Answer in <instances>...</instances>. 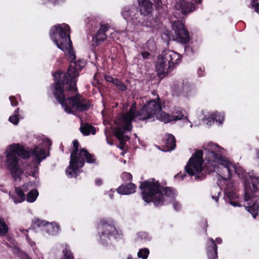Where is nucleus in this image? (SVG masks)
Returning <instances> with one entry per match:
<instances>
[{
	"label": "nucleus",
	"instance_id": "nucleus-54",
	"mask_svg": "<svg viewBox=\"0 0 259 259\" xmlns=\"http://www.w3.org/2000/svg\"><path fill=\"white\" fill-rule=\"evenodd\" d=\"M251 198V196L250 194L247 193L246 192H245L244 195V199L246 201H249Z\"/></svg>",
	"mask_w": 259,
	"mask_h": 259
},
{
	"label": "nucleus",
	"instance_id": "nucleus-61",
	"mask_svg": "<svg viewBox=\"0 0 259 259\" xmlns=\"http://www.w3.org/2000/svg\"><path fill=\"white\" fill-rule=\"evenodd\" d=\"M38 170H39V168H38V166L37 165L34 166L33 171L35 172L36 174L38 172Z\"/></svg>",
	"mask_w": 259,
	"mask_h": 259
},
{
	"label": "nucleus",
	"instance_id": "nucleus-56",
	"mask_svg": "<svg viewBox=\"0 0 259 259\" xmlns=\"http://www.w3.org/2000/svg\"><path fill=\"white\" fill-rule=\"evenodd\" d=\"M202 224H201V226H205V233L207 232V227L208 226V224H207V220L206 219L204 220L201 223Z\"/></svg>",
	"mask_w": 259,
	"mask_h": 259
},
{
	"label": "nucleus",
	"instance_id": "nucleus-52",
	"mask_svg": "<svg viewBox=\"0 0 259 259\" xmlns=\"http://www.w3.org/2000/svg\"><path fill=\"white\" fill-rule=\"evenodd\" d=\"M119 141V145L118 146H117L118 148H119L120 150H124V147H125V144H126V142H124V141Z\"/></svg>",
	"mask_w": 259,
	"mask_h": 259
},
{
	"label": "nucleus",
	"instance_id": "nucleus-40",
	"mask_svg": "<svg viewBox=\"0 0 259 259\" xmlns=\"http://www.w3.org/2000/svg\"><path fill=\"white\" fill-rule=\"evenodd\" d=\"M122 180L124 182L131 181L133 179V176L130 172H123L121 175Z\"/></svg>",
	"mask_w": 259,
	"mask_h": 259
},
{
	"label": "nucleus",
	"instance_id": "nucleus-38",
	"mask_svg": "<svg viewBox=\"0 0 259 259\" xmlns=\"http://www.w3.org/2000/svg\"><path fill=\"white\" fill-rule=\"evenodd\" d=\"M125 132L122 127H116L114 131V134L117 139H119L122 137V135L124 134Z\"/></svg>",
	"mask_w": 259,
	"mask_h": 259
},
{
	"label": "nucleus",
	"instance_id": "nucleus-33",
	"mask_svg": "<svg viewBox=\"0 0 259 259\" xmlns=\"http://www.w3.org/2000/svg\"><path fill=\"white\" fill-rule=\"evenodd\" d=\"M252 187L255 191L259 190V177L249 176Z\"/></svg>",
	"mask_w": 259,
	"mask_h": 259
},
{
	"label": "nucleus",
	"instance_id": "nucleus-60",
	"mask_svg": "<svg viewBox=\"0 0 259 259\" xmlns=\"http://www.w3.org/2000/svg\"><path fill=\"white\" fill-rule=\"evenodd\" d=\"M28 185L27 184H24L23 186H22V189L23 190V192L24 191H26L27 190V187H28Z\"/></svg>",
	"mask_w": 259,
	"mask_h": 259
},
{
	"label": "nucleus",
	"instance_id": "nucleus-39",
	"mask_svg": "<svg viewBox=\"0 0 259 259\" xmlns=\"http://www.w3.org/2000/svg\"><path fill=\"white\" fill-rule=\"evenodd\" d=\"M206 121V124L210 126L215 121H217V113H213L210 117L205 118Z\"/></svg>",
	"mask_w": 259,
	"mask_h": 259
},
{
	"label": "nucleus",
	"instance_id": "nucleus-46",
	"mask_svg": "<svg viewBox=\"0 0 259 259\" xmlns=\"http://www.w3.org/2000/svg\"><path fill=\"white\" fill-rule=\"evenodd\" d=\"M9 99L11 101V104L12 106L15 107L18 105V102L15 96H10Z\"/></svg>",
	"mask_w": 259,
	"mask_h": 259
},
{
	"label": "nucleus",
	"instance_id": "nucleus-18",
	"mask_svg": "<svg viewBox=\"0 0 259 259\" xmlns=\"http://www.w3.org/2000/svg\"><path fill=\"white\" fill-rule=\"evenodd\" d=\"M137 8L136 6L125 7L122 10V15L127 22H132L133 14L136 13Z\"/></svg>",
	"mask_w": 259,
	"mask_h": 259
},
{
	"label": "nucleus",
	"instance_id": "nucleus-20",
	"mask_svg": "<svg viewBox=\"0 0 259 259\" xmlns=\"http://www.w3.org/2000/svg\"><path fill=\"white\" fill-rule=\"evenodd\" d=\"M164 146L170 150H174L176 146V140L172 134H167L164 140Z\"/></svg>",
	"mask_w": 259,
	"mask_h": 259
},
{
	"label": "nucleus",
	"instance_id": "nucleus-6",
	"mask_svg": "<svg viewBox=\"0 0 259 259\" xmlns=\"http://www.w3.org/2000/svg\"><path fill=\"white\" fill-rule=\"evenodd\" d=\"M49 34L51 39L63 52L66 51L68 44L71 45L70 27L68 24L54 25L51 28Z\"/></svg>",
	"mask_w": 259,
	"mask_h": 259
},
{
	"label": "nucleus",
	"instance_id": "nucleus-24",
	"mask_svg": "<svg viewBox=\"0 0 259 259\" xmlns=\"http://www.w3.org/2000/svg\"><path fill=\"white\" fill-rule=\"evenodd\" d=\"M160 113L157 114L156 117L160 121H162L165 123L174 121L172 115L165 112V111H160Z\"/></svg>",
	"mask_w": 259,
	"mask_h": 259
},
{
	"label": "nucleus",
	"instance_id": "nucleus-55",
	"mask_svg": "<svg viewBox=\"0 0 259 259\" xmlns=\"http://www.w3.org/2000/svg\"><path fill=\"white\" fill-rule=\"evenodd\" d=\"M223 120V117H222L220 114H217V121H215L217 122H218L219 124H221Z\"/></svg>",
	"mask_w": 259,
	"mask_h": 259
},
{
	"label": "nucleus",
	"instance_id": "nucleus-35",
	"mask_svg": "<svg viewBox=\"0 0 259 259\" xmlns=\"http://www.w3.org/2000/svg\"><path fill=\"white\" fill-rule=\"evenodd\" d=\"M126 113L128 114L129 115H130L131 116L133 117L134 119L135 118H137L139 120H142V119H140L139 118V117H138V114L139 113V111H136L135 106L132 105L130 107L128 112H127Z\"/></svg>",
	"mask_w": 259,
	"mask_h": 259
},
{
	"label": "nucleus",
	"instance_id": "nucleus-44",
	"mask_svg": "<svg viewBox=\"0 0 259 259\" xmlns=\"http://www.w3.org/2000/svg\"><path fill=\"white\" fill-rule=\"evenodd\" d=\"M133 128L132 123H124L123 127L122 128L124 132H130Z\"/></svg>",
	"mask_w": 259,
	"mask_h": 259
},
{
	"label": "nucleus",
	"instance_id": "nucleus-14",
	"mask_svg": "<svg viewBox=\"0 0 259 259\" xmlns=\"http://www.w3.org/2000/svg\"><path fill=\"white\" fill-rule=\"evenodd\" d=\"M206 253L209 259H217L218 246L212 238L209 239L206 246Z\"/></svg>",
	"mask_w": 259,
	"mask_h": 259
},
{
	"label": "nucleus",
	"instance_id": "nucleus-62",
	"mask_svg": "<svg viewBox=\"0 0 259 259\" xmlns=\"http://www.w3.org/2000/svg\"><path fill=\"white\" fill-rule=\"evenodd\" d=\"M19 108H17L14 111V115H16L17 116H19Z\"/></svg>",
	"mask_w": 259,
	"mask_h": 259
},
{
	"label": "nucleus",
	"instance_id": "nucleus-37",
	"mask_svg": "<svg viewBox=\"0 0 259 259\" xmlns=\"http://www.w3.org/2000/svg\"><path fill=\"white\" fill-rule=\"evenodd\" d=\"M134 118L129 115L126 113L122 115L120 117V120L123 123H132L133 120Z\"/></svg>",
	"mask_w": 259,
	"mask_h": 259
},
{
	"label": "nucleus",
	"instance_id": "nucleus-26",
	"mask_svg": "<svg viewBox=\"0 0 259 259\" xmlns=\"http://www.w3.org/2000/svg\"><path fill=\"white\" fill-rule=\"evenodd\" d=\"M9 228L3 218H0V236H5L9 232Z\"/></svg>",
	"mask_w": 259,
	"mask_h": 259
},
{
	"label": "nucleus",
	"instance_id": "nucleus-34",
	"mask_svg": "<svg viewBox=\"0 0 259 259\" xmlns=\"http://www.w3.org/2000/svg\"><path fill=\"white\" fill-rule=\"evenodd\" d=\"M149 254V250L148 248L140 249L138 252V256L142 259H146Z\"/></svg>",
	"mask_w": 259,
	"mask_h": 259
},
{
	"label": "nucleus",
	"instance_id": "nucleus-2",
	"mask_svg": "<svg viewBox=\"0 0 259 259\" xmlns=\"http://www.w3.org/2000/svg\"><path fill=\"white\" fill-rule=\"evenodd\" d=\"M223 149L217 144L208 143L207 148L204 149L205 158H203V152L202 150H197L189 159L185 169V171L190 176H195V179L200 178L199 176L203 170L204 161V169L208 173L215 171L219 164L224 165L227 168L229 173L230 172V162L226 157L222 156Z\"/></svg>",
	"mask_w": 259,
	"mask_h": 259
},
{
	"label": "nucleus",
	"instance_id": "nucleus-5",
	"mask_svg": "<svg viewBox=\"0 0 259 259\" xmlns=\"http://www.w3.org/2000/svg\"><path fill=\"white\" fill-rule=\"evenodd\" d=\"M182 61V56L178 53L170 50L164 51L157 58L156 69L159 77L163 78Z\"/></svg>",
	"mask_w": 259,
	"mask_h": 259
},
{
	"label": "nucleus",
	"instance_id": "nucleus-45",
	"mask_svg": "<svg viewBox=\"0 0 259 259\" xmlns=\"http://www.w3.org/2000/svg\"><path fill=\"white\" fill-rule=\"evenodd\" d=\"M138 238L141 239H147L149 237V234L145 232H141L137 234Z\"/></svg>",
	"mask_w": 259,
	"mask_h": 259
},
{
	"label": "nucleus",
	"instance_id": "nucleus-13",
	"mask_svg": "<svg viewBox=\"0 0 259 259\" xmlns=\"http://www.w3.org/2000/svg\"><path fill=\"white\" fill-rule=\"evenodd\" d=\"M109 28V26L107 24L101 25L96 35L93 37V40L96 46L100 45L104 40L106 39L107 35L105 33Z\"/></svg>",
	"mask_w": 259,
	"mask_h": 259
},
{
	"label": "nucleus",
	"instance_id": "nucleus-50",
	"mask_svg": "<svg viewBox=\"0 0 259 259\" xmlns=\"http://www.w3.org/2000/svg\"><path fill=\"white\" fill-rule=\"evenodd\" d=\"M173 206L175 209L177 211L180 210L181 207V205L178 202H175L173 204Z\"/></svg>",
	"mask_w": 259,
	"mask_h": 259
},
{
	"label": "nucleus",
	"instance_id": "nucleus-41",
	"mask_svg": "<svg viewBox=\"0 0 259 259\" xmlns=\"http://www.w3.org/2000/svg\"><path fill=\"white\" fill-rule=\"evenodd\" d=\"M155 4L156 10L159 13H162L163 12V3L161 0H154Z\"/></svg>",
	"mask_w": 259,
	"mask_h": 259
},
{
	"label": "nucleus",
	"instance_id": "nucleus-63",
	"mask_svg": "<svg viewBox=\"0 0 259 259\" xmlns=\"http://www.w3.org/2000/svg\"><path fill=\"white\" fill-rule=\"evenodd\" d=\"M212 198L215 200V201L218 202L219 201V196H212Z\"/></svg>",
	"mask_w": 259,
	"mask_h": 259
},
{
	"label": "nucleus",
	"instance_id": "nucleus-7",
	"mask_svg": "<svg viewBox=\"0 0 259 259\" xmlns=\"http://www.w3.org/2000/svg\"><path fill=\"white\" fill-rule=\"evenodd\" d=\"M77 156L75 162L69 163L68 167L66 170V174L70 178L73 177H77L80 172L79 169L82 167L85 162L88 163H95L96 162V158L95 155L90 153L86 149H80V152Z\"/></svg>",
	"mask_w": 259,
	"mask_h": 259
},
{
	"label": "nucleus",
	"instance_id": "nucleus-42",
	"mask_svg": "<svg viewBox=\"0 0 259 259\" xmlns=\"http://www.w3.org/2000/svg\"><path fill=\"white\" fill-rule=\"evenodd\" d=\"M251 5L254 11L259 14V0H251Z\"/></svg>",
	"mask_w": 259,
	"mask_h": 259
},
{
	"label": "nucleus",
	"instance_id": "nucleus-12",
	"mask_svg": "<svg viewBox=\"0 0 259 259\" xmlns=\"http://www.w3.org/2000/svg\"><path fill=\"white\" fill-rule=\"evenodd\" d=\"M139 6L138 9L142 14L151 20L152 12L153 10V4L150 0H138Z\"/></svg>",
	"mask_w": 259,
	"mask_h": 259
},
{
	"label": "nucleus",
	"instance_id": "nucleus-16",
	"mask_svg": "<svg viewBox=\"0 0 259 259\" xmlns=\"http://www.w3.org/2000/svg\"><path fill=\"white\" fill-rule=\"evenodd\" d=\"M132 23L135 25L140 24L143 25H148V23H149L150 25L152 24L151 20L140 12V11L138 8L136 13H134L133 14Z\"/></svg>",
	"mask_w": 259,
	"mask_h": 259
},
{
	"label": "nucleus",
	"instance_id": "nucleus-3",
	"mask_svg": "<svg viewBox=\"0 0 259 259\" xmlns=\"http://www.w3.org/2000/svg\"><path fill=\"white\" fill-rule=\"evenodd\" d=\"M139 188L144 201L146 203L152 202L156 207L166 204L167 199L165 197L172 199L176 194L175 189L169 187H164L154 179L142 182Z\"/></svg>",
	"mask_w": 259,
	"mask_h": 259
},
{
	"label": "nucleus",
	"instance_id": "nucleus-32",
	"mask_svg": "<svg viewBox=\"0 0 259 259\" xmlns=\"http://www.w3.org/2000/svg\"><path fill=\"white\" fill-rule=\"evenodd\" d=\"M63 259H74V256L68 246H66L63 250Z\"/></svg>",
	"mask_w": 259,
	"mask_h": 259
},
{
	"label": "nucleus",
	"instance_id": "nucleus-27",
	"mask_svg": "<svg viewBox=\"0 0 259 259\" xmlns=\"http://www.w3.org/2000/svg\"><path fill=\"white\" fill-rule=\"evenodd\" d=\"M38 195V192L36 189L31 190L27 194L26 200L28 202H33L35 201Z\"/></svg>",
	"mask_w": 259,
	"mask_h": 259
},
{
	"label": "nucleus",
	"instance_id": "nucleus-1",
	"mask_svg": "<svg viewBox=\"0 0 259 259\" xmlns=\"http://www.w3.org/2000/svg\"><path fill=\"white\" fill-rule=\"evenodd\" d=\"M85 65V60L79 59L70 65L66 72L57 70L52 73L54 82L50 85L52 92L67 113L73 114V109L79 112L87 111L91 107L90 101L78 93L76 86L79 71Z\"/></svg>",
	"mask_w": 259,
	"mask_h": 259
},
{
	"label": "nucleus",
	"instance_id": "nucleus-23",
	"mask_svg": "<svg viewBox=\"0 0 259 259\" xmlns=\"http://www.w3.org/2000/svg\"><path fill=\"white\" fill-rule=\"evenodd\" d=\"M46 232L51 235H56L60 231V227L56 223H48L46 228L45 229Z\"/></svg>",
	"mask_w": 259,
	"mask_h": 259
},
{
	"label": "nucleus",
	"instance_id": "nucleus-51",
	"mask_svg": "<svg viewBox=\"0 0 259 259\" xmlns=\"http://www.w3.org/2000/svg\"><path fill=\"white\" fill-rule=\"evenodd\" d=\"M130 137H128L127 135H124L123 134L122 135V137L119 139H117L119 141H124V142H126V141H128L130 140Z\"/></svg>",
	"mask_w": 259,
	"mask_h": 259
},
{
	"label": "nucleus",
	"instance_id": "nucleus-25",
	"mask_svg": "<svg viewBox=\"0 0 259 259\" xmlns=\"http://www.w3.org/2000/svg\"><path fill=\"white\" fill-rule=\"evenodd\" d=\"M15 192L18 198L14 199L15 203H21L25 200V195L23 190L20 187L15 188Z\"/></svg>",
	"mask_w": 259,
	"mask_h": 259
},
{
	"label": "nucleus",
	"instance_id": "nucleus-53",
	"mask_svg": "<svg viewBox=\"0 0 259 259\" xmlns=\"http://www.w3.org/2000/svg\"><path fill=\"white\" fill-rule=\"evenodd\" d=\"M141 55L144 59H148L149 58V57L150 56V54L149 52H148L147 51H145V52H142L141 53Z\"/></svg>",
	"mask_w": 259,
	"mask_h": 259
},
{
	"label": "nucleus",
	"instance_id": "nucleus-17",
	"mask_svg": "<svg viewBox=\"0 0 259 259\" xmlns=\"http://www.w3.org/2000/svg\"><path fill=\"white\" fill-rule=\"evenodd\" d=\"M27 150L30 152V155H31L36 158V163L38 165H39L41 161L46 158L48 156L45 151V149L40 148L38 146H35L32 150L30 149Z\"/></svg>",
	"mask_w": 259,
	"mask_h": 259
},
{
	"label": "nucleus",
	"instance_id": "nucleus-58",
	"mask_svg": "<svg viewBox=\"0 0 259 259\" xmlns=\"http://www.w3.org/2000/svg\"><path fill=\"white\" fill-rule=\"evenodd\" d=\"M229 202H230V204H231L232 205H233L234 206H241V205L239 204L238 202L233 201H232V200H230Z\"/></svg>",
	"mask_w": 259,
	"mask_h": 259
},
{
	"label": "nucleus",
	"instance_id": "nucleus-15",
	"mask_svg": "<svg viewBox=\"0 0 259 259\" xmlns=\"http://www.w3.org/2000/svg\"><path fill=\"white\" fill-rule=\"evenodd\" d=\"M137 189L136 185L132 183H125L120 185L117 189V193L121 195H129L134 193Z\"/></svg>",
	"mask_w": 259,
	"mask_h": 259
},
{
	"label": "nucleus",
	"instance_id": "nucleus-4",
	"mask_svg": "<svg viewBox=\"0 0 259 259\" xmlns=\"http://www.w3.org/2000/svg\"><path fill=\"white\" fill-rule=\"evenodd\" d=\"M6 153V164L8 169L15 181L21 180L24 171L19 164V159L17 156L24 159H28L30 157V152L23 145L14 143L9 146Z\"/></svg>",
	"mask_w": 259,
	"mask_h": 259
},
{
	"label": "nucleus",
	"instance_id": "nucleus-43",
	"mask_svg": "<svg viewBox=\"0 0 259 259\" xmlns=\"http://www.w3.org/2000/svg\"><path fill=\"white\" fill-rule=\"evenodd\" d=\"M19 120L20 119L19 116L14 114L11 116L9 118V121L14 125H17L19 122Z\"/></svg>",
	"mask_w": 259,
	"mask_h": 259
},
{
	"label": "nucleus",
	"instance_id": "nucleus-57",
	"mask_svg": "<svg viewBox=\"0 0 259 259\" xmlns=\"http://www.w3.org/2000/svg\"><path fill=\"white\" fill-rule=\"evenodd\" d=\"M95 184L98 186H100L102 185L103 182L101 179H97L95 181Z\"/></svg>",
	"mask_w": 259,
	"mask_h": 259
},
{
	"label": "nucleus",
	"instance_id": "nucleus-28",
	"mask_svg": "<svg viewBox=\"0 0 259 259\" xmlns=\"http://www.w3.org/2000/svg\"><path fill=\"white\" fill-rule=\"evenodd\" d=\"M258 204L256 203H253L251 206H246V209L250 212L253 218H255L258 215Z\"/></svg>",
	"mask_w": 259,
	"mask_h": 259
},
{
	"label": "nucleus",
	"instance_id": "nucleus-49",
	"mask_svg": "<svg viewBox=\"0 0 259 259\" xmlns=\"http://www.w3.org/2000/svg\"><path fill=\"white\" fill-rule=\"evenodd\" d=\"M204 67H200L197 70V74L199 76H204Z\"/></svg>",
	"mask_w": 259,
	"mask_h": 259
},
{
	"label": "nucleus",
	"instance_id": "nucleus-8",
	"mask_svg": "<svg viewBox=\"0 0 259 259\" xmlns=\"http://www.w3.org/2000/svg\"><path fill=\"white\" fill-rule=\"evenodd\" d=\"M162 110L161 103L158 96L156 99H152L146 102L139 110L138 117L143 121L148 119L155 120L158 113Z\"/></svg>",
	"mask_w": 259,
	"mask_h": 259
},
{
	"label": "nucleus",
	"instance_id": "nucleus-47",
	"mask_svg": "<svg viewBox=\"0 0 259 259\" xmlns=\"http://www.w3.org/2000/svg\"><path fill=\"white\" fill-rule=\"evenodd\" d=\"M116 79H117V78H113L112 76L109 75H105V80L107 82H111L113 84L114 83L115 81H116Z\"/></svg>",
	"mask_w": 259,
	"mask_h": 259
},
{
	"label": "nucleus",
	"instance_id": "nucleus-19",
	"mask_svg": "<svg viewBox=\"0 0 259 259\" xmlns=\"http://www.w3.org/2000/svg\"><path fill=\"white\" fill-rule=\"evenodd\" d=\"M80 131L84 136H89L90 134L95 135L96 128L88 123L81 122L80 127Z\"/></svg>",
	"mask_w": 259,
	"mask_h": 259
},
{
	"label": "nucleus",
	"instance_id": "nucleus-36",
	"mask_svg": "<svg viewBox=\"0 0 259 259\" xmlns=\"http://www.w3.org/2000/svg\"><path fill=\"white\" fill-rule=\"evenodd\" d=\"M113 84H115L117 87V88L121 91H125L127 89L126 85L118 78L116 79V81H115Z\"/></svg>",
	"mask_w": 259,
	"mask_h": 259
},
{
	"label": "nucleus",
	"instance_id": "nucleus-48",
	"mask_svg": "<svg viewBox=\"0 0 259 259\" xmlns=\"http://www.w3.org/2000/svg\"><path fill=\"white\" fill-rule=\"evenodd\" d=\"M226 196L229 198V201L233 199L235 197V193L233 191H229L225 192Z\"/></svg>",
	"mask_w": 259,
	"mask_h": 259
},
{
	"label": "nucleus",
	"instance_id": "nucleus-64",
	"mask_svg": "<svg viewBox=\"0 0 259 259\" xmlns=\"http://www.w3.org/2000/svg\"><path fill=\"white\" fill-rule=\"evenodd\" d=\"M215 242L216 241L219 244H221L222 242V240L221 238H217L216 239H215V241H214Z\"/></svg>",
	"mask_w": 259,
	"mask_h": 259
},
{
	"label": "nucleus",
	"instance_id": "nucleus-9",
	"mask_svg": "<svg viewBox=\"0 0 259 259\" xmlns=\"http://www.w3.org/2000/svg\"><path fill=\"white\" fill-rule=\"evenodd\" d=\"M172 27L175 31L176 36H170L168 31L164 33V34L167 36L168 40H176L178 42L183 44L189 42L190 39L189 33L182 21L177 20L174 22Z\"/></svg>",
	"mask_w": 259,
	"mask_h": 259
},
{
	"label": "nucleus",
	"instance_id": "nucleus-21",
	"mask_svg": "<svg viewBox=\"0 0 259 259\" xmlns=\"http://www.w3.org/2000/svg\"><path fill=\"white\" fill-rule=\"evenodd\" d=\"M73 149L70 154V160L69 163L75 162L77 159V156L79 155L80 149H79V144L77 140H74L72 142Z\"/></svg>",
	"mask_w": 259,
	"mask_h": 259
},
{
	"label": "nucleus",
	"instance_id": "nucleus-31",
	"mask_svg": "<svg viewBox=\"0 0 259 259\" xmlns=\"http://www.w3.org/2000/svg\"><path fill=\"white\" fill-rule=\"evenodd\" d=\"M85 22L87 23V28L89 31H92L97 27V23H95L93 19H87Z\"/></svg>",
	"mask_w": 259,
	"mask_h": 259
},
{
	"label": "nucleus",
	"instance_id": "nucleus-59",
	"mask_svg": "<svg viewBox=\"0 0 259 259\" xmlns=\"http://www.w3.org/2000/svg\"><path fill=\"white\" fill-rule=\"evenodd\" d=\"M114 191H113L112 189H111L108 192V195L111 199H113L114 198Z\"/></svg>",
	"mask_w": 259,
	"mask_h": 259
},
{
	"label": "nucleus",
	"instance_id": "nucleus-22",
	"mask_svg": "<svg viewBox=\"0 0 259 259\" xmlns=\"http://www.w3.org/2000/svg\"><path fill=\"white\" fill-rule=\"evenodd\" d=\"M185 110L179 107L176 108L173 112L174 115H172L171 117L174 121L183 119L184 120H186L187 122H190L187 117L185 115Z\"/></svg>",
	"mask_w": 259,
	"mask_h": 259
},
{
	"label": "nucleus",
	"instance_id": "nucleus-30",
	"mask_svg": "<svg viewBox=\"0 0 259 259\" xmlns=\"http://www.w3.org/2000/svg\"><path fill=\"white\" fill-rule=\"evenodd\" d=\"M48 222L45 220H41L38 219H35L31 225L32 227L34 229L40 227H45L46 228V226Z\"/></svg>",
	"mask_w": 259,
	"mask_h": 259
},
{
	"label": "nucleus",
	"instance_id": "nucleus-29",
	"mask_svg": "<svg viewBox=\"0 0 259 259\" xmlns=\"http://www.w3.org/2000/svg\"><path fill=\"white\" fill-rule=\"evenodd\" d=\"M68 52V60L70 61V64L76 61V55L73 49V45L71 43V45L70 46V44L67 46V50Z\"/></svg>",
	"mask_w": 259,
	"mask_h": 259
},
{
	"label": "nucleus",
	"instance_id": "nucleus-11",
	"mask_svg": "<svg viewBox=\"0 0 259 259\" xmlns=\"http://www.w3.org/2000/svg\"><path fill=\"white\" fill-rule=\"evenodd\" d=\"M177 10L181 11L183 15H187L196 9L195 5L191 0H177L175 5Z\"/></svg>",
	"mask_w": 259,
	"mask_h": 259
},
{
	"label": "nucleus",
	"instance_id": "nucleus-10",
	"mask_svg": "<svg viewBox=\"0 0 259 259\" xmlns=\"http://www.w3.org/2000/svg\"><path fill=\"white\" fill-rule=\"evenodd\" d=\"M101 228L103 229L101 235L102 239H104L105 238L109 239L110 237H113L115 238L120 237V233L112 225L109 224L104 221L101 222Z\"/></svg>",
	"mask_w": 259,
	"mask_h": 259
}]
</instances>
